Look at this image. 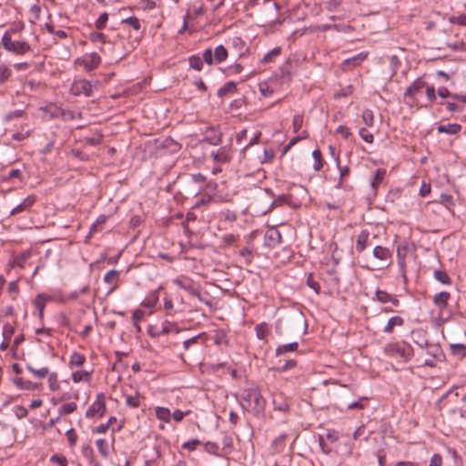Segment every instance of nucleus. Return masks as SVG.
Instances as JSON below:
<instances>
[{
  "instance_id": "nucleus-30",
  "label": "nucleus",
  "mask_w": 466,
  "mask_h": 466,
  "mask_svg": "<svg viewBox=\"0 0 466 466\" xmlns=\"http://www.w3.org/2000/svg\"><path fill=\"white\" fill-rule=\"evenodd\" d=\"M156 416L158 420H163L165 422H169L171 413L167 408L165 407H157L156 408Z\"/></svg>"
},
{
  "instance_id": "nucleus-25",
  "label": "nucleus",
  "mask_w": 466,
  "mask_h": 466,
  "mask_svg": "<svg viewBox=\"0 0 466 466\" xmlns=\"http://www.w3.org/2000/svg\"><path fill=\"white\" fill-rule=\"evenodd\" d=\"M86 361L84 355L78 352H73L70 356L69 366L70 367H82Z\"/></svg>"
},
{
  "instance_id": "nucleus-11",
  "label": "nucleus",
  "mask_w": 466,
  "mask_h": 466,
  "mask_svg": "<svg viewBox=\"0 0 466 466\" xmlns=\"http://www.w3.org/2000/svg\"><path fill=\"white\" fill-rule=\"evenodd\" d=\"M35 200L36 198L35 196H28L20 204H18L11 210L10 215L15 216L16 214L25 211L35 204Z\"/></svg>"
},
{
  "instance_id": "nucleus-27",
  "label": "nucleus",
  "mask_w": 466,
  "mask_h": 466,
  "mask_svg": "<svg viewBox=\"0 0 466 466\" xmlns=\"http://www.w3.org/2000/svg\"><path fill=\"white\" fill-rule=\"evenodd\" d=\"M91 379V373L86 370H77L72 374V380L74 382L78 383L80 381H89Z\"/></svg>"
},
{
  "instance_id": "nucleus-61",
  "label": "nucleus",
  "mask_w": 466,
  "mask_h": 466,
  "mask_svg": "<svg viewBox=\"0 0 466 466\" xmlns=\"http://www.w3.org/2000/svg\"><path fill=\"white\" fill-rule=\"evenodd\" d=\"M450 22L452 24H458L460 25H466V15H461L459 16L450 17Z\"/></svg>"
},
{
  "instance_id": "nucleus-12",
  "label": "nucleus",
  "mask_w": 466,
  "mask_h": 466,
  "mask_svg": "<svg viewBox=\"0 0 466 466\" xmlns=\"http://www.w3.org/2000/svg\"><path fill=\"white\" fill-rule=\"evenodd\" d=\"M31 50L30 45L25 41H14L7 51L16 55H24Z\"/></svg>"
},
{
  "instance_id": "nucleus-46",
  "label": "nucleus",
  "mask_w": 466,
  "mask_h": 466,
  "mask_svg": "<svg viewBox=\"0 0 466 466\" xmlns=\"http://www.w3.org/2000/svg\"><path fill=\"white\" fill-rule=\"evenodd\" d=\"M303 125V116L301 115H296L293 117L292 127L295 133H299Z\"/></svg>"
},
{
  "instance_id": "nucleus-49",
  "label": "nucleus",
  "mask_w": 466,
  "mask_h": 466,
  "mask_svg": "<svg viewBox=\"0 0 466 466\" xmlns=\"http://www.w3.org/2000/svg\"><path fill=\"white\" fill-rule=\"evenodd\" d=\"M11 76V70L5 66H0V84H3Z\"/></svg>"
},
{
  "instance_id": "nucleus-62",
  "label": "nucleus",
  "mask_w": 466,
  "mask_h": 466,
  "mask_svg": "<svg viewBox=\"0 0 466 466\" xmlns=\"http://www.w3.org/2000/svg\"><path fill=\"white\" fill-rule=\"evenodd\" d=\"M14 41L11 39V36L10 35L6 32L3 37H2V41L0 42V45H2L4 46V48L5 50L8 49V47L11 46V44L13 43Z\"/></svg>"
},
{
  "instance_id": "nucleus-39",
  "label": "nucleus",
  "mask_w": 466,
  "mask_h": 466,
  "mask_svg": "<svg viewBox=\"0 0 466 466\" xmlns=\"http://www.w3.org/2000/svg\"><path fill=\"white\" fill-rule=\"evenodd\" d=\"M281 52L280 47H275L271 51L268 52L261 59L262 63H269L271 62L275 57H277Z\"/></svg>"
},
{
  "instance_id": "nucleus-26",
  "label": "nucleus",
  "mask_w": 466,
  "mask_h": 466,
  "mask_svg": "<svg viewBox=\"0 0 466 466\" xmlns=\"http://www.w3.org/2000/svg\"><path fill=\"white\" fill-rule=\"evenodd\" d=\"M96 448L103 458L109 456V446L105 439H98L96 441Z\"/></svg>"
},
{
  "instance_id": "nucleus-35",
  "label": "nucleus",
  "mask_w": 466,
  "mask_h": 466,
  "mask_svg": "<svg viewBox=\"0 0 466 466\" xmlns=\"http://www.w3.org/2000/svg\"><path fill=\"white\" fill-rule=\"evenodd\" d=\"M26 369L34 374L35 377L42 379L48 375L49 370L46 367H42L40 369H35L31 365H27Z\"/></svg>"
},
{
  "instance_id": "nucleus-31",
  "label": "nucleus",
  "mask_w": 466,
  "mask_h": 466,
  "mask_svg": "<svg viewBox=\"0 0 466 466\" xmlns=\"http://www.w3.org/2000/svg\"><path fill=\"white\" fill-rule=\"evenodd\" d=\"M286 439L287 435L281 434L272 441L271 447L274 452H280L283 450Z\"/></svg>"
},
{
  "instance_id": "nucleus-59",
  "label": "nucleus",
  "mask_w": 466,
  "mask_h": 466,
  "mask_svg": "<svg viewBox=\"0 0 466 466\" xmlns=\"http://www.w3.org/2000/svg\"><path fill=\"white\" fill-rule=\"evenodd\" d=\"M214 341L217 345L227 344L226 334L223 331H218L215 335Z\"/></svg>"
},
{
  "instance_id": "nucleus-42",
  "label": "nucleus",
  "mask_w": 466,
  "mask_h": 466,
  "mask_svg": "<svg viewBox=\"0 0 466 466\" xmlns=\"http://www.w3.org/2000/svg\"><path fill=\"white\" fill-rule=\"evenodd\" d=\"M434 278L442 284H451V279L448 274L443 270H435Z\"/></svg>"
},
{
  "instance_id": "nucleus-10",
  "label": "nucleus",
  "mask_w": 466,
  "mask_h": 466,
  "mask_svg": "<svg viewBox=\"0 0 466 466\" xmlns=\"http://www.w3.org/2000/svg\"><path fill=\"white\" fill-rule=\"evenodd\" d=\"M282 240L281 233L276 228H270L265 234V241L268 246L275 247L279 245Z\"/></svg>"
},
{
  "instance_id": "nucleus-43",
  "label": "nucleus",
  "mask_w": 466,
  "mask_h": 466,
  "mask_svg": "<svg viewBox=\"0 0 466 466\" xmlns=\"http://www.w3.org/2000/svg\"><path fill=\"white\" fill-rule=\"evenodd\" d=\"M312 157L314 158V169L316 171H319L321 169V167H323V163H322V156H321V153L319 150H314L312 152Z\"/></svg>"
},
{
  "instance_id": "nucleus-58",
  "label": "nucleus",
  "mask_w": 466,
  "mask_h": 466,
  "mask_svg": "<svg viewBox=\"0 0 466 466\" xmlns=\"http://www.w3.org/2000/svg\"><path fill=\"white\" fill-rule=\"evenodd\" d=\"M368 400V399H367L366 397H362V398H360L359 400L354 401V402H352V403L349 404V406H348V410H353V409H360V410H362V409H364V407H365V406H364L363 401H364V400Z\"/></svg>"
},
{
  "instance_id": "nucleus-7",
  "label": "nucleus",
  "mask_w": 466,
  "mask_h": 466,
  "mask_svg": "<svg viewBox=\"0 0 466 466\" xmlns=\"http://www.w3.org/2000/svg\"><path fill=\"white\" fill-rule=\"evenodd\" d=\"M71 90L75 96L84 94L86 96H91L93 95V85L86 79H80L73 83Z\"/></svg>"
},
{
  "instance_id": "nucleus-18",
  "label": "nucleus",
  "mask_w": 466,
  "mask_h": 466,
  "mask_svg": "<svg viewBox=\"0 0 466 466\" xmlns=\"http://www.w3.org/2000/svg\"><path fill=\"white\" fill-rule=\"evenodd\" d=\"M369 241V233L366 230H362L356 241V250L358 252H362L368 246Z\"/></svg>"
},
{
  "instance_id": "nucleus-20",
  "label": "nucleus",
  "mask_w": 466,
  "mask_h": 466,
  "mask_svg": "<svg viewBox=\"0 0 466 466\" xmlns=\"http://www.w3.org/2000/svg\"><path fill=\"white\" fill-rule=\"evenodd\" d=\"M366 57H367V54L361 52V53L354 56L353 57L344 60L343 66H357L360 65L366 59Z\"/></svg>"
},
{
  "instance_id": "nucleus-6",
  "label": "nucleus",
  "mask_w": 466,
  "mask_h": 466,
  "mask_svg": "<svg viewBox=\"0 0 466 466\" xmlns=\"http://www.w3.org/2000/svg\"><path fill=\"white\" fill-rule=\"evenodd\" d=\"M171 332L176 334L180 332V329L175 322H164L161 329H158L156 326L153 325L148 326L147 329V333L152 338H157L160 335H167Z\"/></svg>"
},
{
  "instance_id": "nucleus-28",
  "label": "nucleus",
  "mask_w": 466,
  "mask_h": 466,
  "mask_svg": "<svg viewBox=\"0 0 466 466\" xmlns=\"http://www.w3.org/2000/svg\"><path fill=\"white\" fill-rule=\"evenodd\" d=\"M298 348H299L298 342H291L289 344L280 345L276 350V355L279 356V355H283L289 351H295L298 350Z\"/></svg>"
},
{
  "instance_id": "nucleus-14",
  "label": "nucleus",
  "mask_w": 466,
  "mask_h": 466,
  "mask_svg": "<svg viewBox=\"0 0 466 466\" xmlns=\"http://www.w3.org/2000/svg\"><path fill=\"white\" fill-rule=\"evenodd\" d=\"M424 86H426V83L418 78L406 89L405 96L414 97Z\"/></svg>"
},
{
  "instance_id": "nucleus-13",
  "label": "nucleus",
  "mask_w": 466,
  "mask_h": 466,
  "mask_svg": "<svg viewBox=\"0 0 466 466\" xmlns=\"http://www.w3.org/2000/svg\"><path fill=\"white\" fill-rule=\"evenodd\" d=\"M272 402L275 410H278L282 412H286L289 410V405L287 400L280 393H274L272 395Z\"/></svg>"
},
{
  "instance_id": "nucleus-2",
  "label": "nucleus",
  "mask_w": 466,
  "mask_h": 466,
  "mask_svg": "<svg viewBox=\"0 0 466 466\" xmlns=\"http://www.w3.org/2000/svg\"><path fill=\"white\" fill-rule=\"evenodd\" d=\"M286 324L290 332H298L306 334L308 329V324L305 315L299 310L290 313L286 319Z\"/></svg>"
},
{
  "instance_id": "nucleus-5",
  "label": "nucleus",
  "mask_w": 466,
  "mask_h": 466,
  "mask_svg": "<svg viewBox=\"0 0 466 466\" xmlns=\"http://www.w3.org/2000/svg\"><path fill=\"white\" fill-rule=\"evenodd\" d=\"M106 406L105 395L103 393H98L96 395V400L94 403L87 409L86 412V418H94L98 416L99 418L103 417L106 413Z\"/></svg>"
},
{
  "instance_id": "nucleus-29",
  "label": "nucleus",
  "mask_w": 466,
  "mask_h": 466,
  "mask_svg": "<svg viewBox=\"0 0 466 466\" xmlns=\"http://www.w3.org/2000/svg\"><path fill=\"white\" fill-rule=\"evenodd\" d=\"M284 204H288L289 206H294L291 200V195H279L277 198H275L271 204V207H279Z\"/></svg>"
},
{
  "instance_id": "nucleus-40",
  "label": "nucleus",
  "mask_w": 466,
  "mask_h": 466,
  "mask_svg": "<svg viewBox=\"0 0 466 466\" xmlns=\"http://www.w3.org/2000/svg\"><path fill=\"white\" fill-rule=\"evenodd\" d=\"M363 123L368 127H372L374 124V115L370 109H365L362 112Z\"/></svg>"
},
{
  "instance_id": "nucleus-24",
  "label": "nucleus",
  "mask_w": 466,
  "mask_h": 466,
  "mask_svg": "<svg viewBox=\"0 0 466 466\" xmlns=\"http://www.w3.org/2000/svg\"><path fill=\"white\" fill-rule=\"evenodd\" d=\"M211 157L218 163H228L230 160V157L224 148H221L217 152L212 151Z\"/></svg>"
},
{
  "instance_id": "nucleus-4",
  "label": "nucleus",
  "mask_w": 466,
  "mask_h": 466,
  "mask_svg": "<svg viewBox=\"0 0 466 466\" xmlns=\"http://www.w3.org/2000/svg\"><path fill=\"white\" fill-rule=\"evenodd\" d=\"M384 352L390 357H400L408 360L411 355V349L410 346H403L399 343H389L385 346Z\"/></svg>"
},
{
  "instance_id": "nucleus-1",
  "label": "nucleus",
  "mask_w": 466,
  "mask_h": 466,
  "mask_svg": "<svg viewBox=\"0 0 466 466\" xmlns=\"http://www.w3.org/2000/svg\"><path fill=\"white\" fill-rule=\"evenodd\" d=\"M241 400L243 406L252 408L256 412H259L265 408L266 400L258 387L244 390Z\"/></svg>"
},
{
  "instance_id": "nucleus-63",
  "label": "nucleus",
  "mask_w": 466,
  "mask_h": 466,
  "mask_svg": "<svg viewBox=\"0 0 466 466\" xmlns=\"http://www.w3.org/2000/svg\"><path fill=\"white\" fill-rule=\"evenodd\" d=\"M188 413H189V411H188V410L184 412V411H182V410H176L171 414V416H172V418H173L176 421H177V422H178V421H181V420H183V418H184L187 414H188Z\"/></svg>"
},
{
  "instance_id": "nucleus-47",
  "label": "nucleus",
  "mask_w": 466,
  "mask_h": 466,
  "mask_svg": "<svg viewBox=\"0 0 466 466\" xmlns=\"http://www.w3.org/2000/svg\"><path fill=\"white\" fill-rule=\"evenodd\" d=\"M85 140L87 144L91 146H97L99 145L103 140V136L101 134H96L92 137H85Z\"/></svg>"
},
{
  "instance_id": "nucleus-15",
  "label": "nucleus",
  "mask_w": 466,
  "mask_h": 466,
  "mask_svg": "<svg viewBox=\"0 0 466 466\" xmlns=\"http://www.w3.org/2000/svg\"><path fill=\"white\" fill-rule=\"evenodd\" d=\"M450 297H451V294L449 292H446V291L439 292L433 298L434 304L440 309H442L446 308Z\"/></svg>"
},
{
  "instance_id": "nucleus-44",
  "label": "nucleus",
  "mask_w": 466,
  "mask_h": 466,
  "mask_svg": "<svg viewBox=\"0 0 466 466\" xmlns=\"http://www.w3.org/2000/svg\"><path fill=\"white\" fill-rule=\"evenodd\" d=\"M14 333L15 328L13 325L5 323L3 326V338L5 339V340H10Z\"/></svg>"
},
{
  "instance_id": "nucleus-17",
  "label": "nucleus",
  "mask_w": 466,
  "mask_h": 466,
  "mask_svg": "<svg viewBox=\"0 0 466 466\" xmlns=\"http://www.w3.org/2000/svg\"><path fill=\"white\" fill-rule=\"evenodd\" d=\"M403 323L404 320L401 317L394 316L388 320L387 325L383 329V332L392 333L395 327H400Z\"/></svg>"
},
{
  "instance_id": "nucleus-38",
  "label": "nucleus",
  "mask_w": 466,
  "mask_h": 466,
  "mask_svg": "<svg viewBox=\"0 0 466 466\" xmlns=\"http://www.w3.org/2000/svg\"><path fill=\"white\" fill-rule=\"evenodd\" d=\"M203 58L198 56H192L189 57V66L197 71H201L203 66Z\"/></svg>"
},
{
  "instance_id": "nucleus-23",
  "label": "nucleus",
  "mask_w": 466,
  "mask_h": 466,
  "mask_svg": "<svg viewBox=\"0 0 466 466\" xmlns=\"http://www.w3.org/2000/svg\"><path fill=\"white\" fill-rule=\"evenodd\" d=\"M119 278V272L116 269L109 270L104 277V281L108 284H113V288L110 291H113L116 288V281Z\"/></svg>"
},
{
  "instance_id": "nucleus-8",
  "label": "nucleus",
  "mask_w": 466,
  "mask_h": 466,
  "mask_svg": "<svg viewBox=\"0 0 466 466\" xmlns=\"http://www.w3.org/2000/svg\"><path fill=\"white\" fill-rule=\"evenodd\" d=\"M77 63L82 66L85 70L92 71L96 69L101 63V58L98 54L92 53L82 59H78Z\"/></svg>"
},
{
  "instance_id": "nucleus-19",
  "label": "nucleus",
  "mask_w": 466,
  "mask_h": 466,
  "mask_svg": "<svg viewBox=\"0 0 466 466\" xmlns=\"http://www.w3.org/2000/svg\"><path fill=\"white\" fill-rule=\"evenodd\" d=\"M461 129V126L459 124H447V125H440L438 127V131L440 133H447L451 135H455L459 133Z\"/></svg>"
},
{
  "instance_id": "nucleus-57",
  "label": "nucleus",
  "mask_w": 466,
  "mask_h": 466,
  "mask_svg": "<svg viewBox=\"0 0 466 466\" xmlns=\"http://www.w3.org/2000/svg\"><path fill=\"white\" fill-rule=\"evenodd\" d=\"M66 437L70 446H75L77 441V434L74 429H70L66 431Z\"/></svg>"
},
{
  "instance_id": "nucleus-37",
  "label": "nucleus",
  "mask_w": 466,
  "mask_h": 466,
  "mask_svg": "<svg viewBox=\"0 0 466 466\" xmlns=\"http://www.w3.org/2000/svg\"><path fill=\"white\" fill-rule=\"evenodd\" d=\"M175 283L181 289L187 291L191 296L192 295H198L197 294V289H195L189 282H186L183 280L177 279L175 280Z\"/></svg>"
},
{
  "instance_id": "nucleus-64",
  "label": "nucleus",
  "mask_w": 466,
  "mask_h": 466,
  "mask_svg": "<svg viewBox=\"0 0 466 466\" xmlns=\"http://www.w3.org/2000/svg\"><path fill=\"white\" fill-rule=\"evenodd\" d=\"M429 466H442V458L440 454H434L430 461Z\"/></svg>"
},
{
  "instance_id": "nucleus-53",
  "label": "nucleus",
  "mask_w": 466,
  "mask_h": 466,
  "mask_svg": "<svg viewBox=\"0 0 466 466\" xmlns=\"http://www.w3.org/2000/svg\"><path fill=\"white\" fill-rule=\"evenodd\" d=\"M126 403L130 408H137L139 406L138 395H130L126 399Z\"/></svg>"
},
{
  "instance_id": "nucleus-32",
  "label": "nucleus",
  "mask_w": 466,
  "mask_h": 466,
  "mask_svg": "<svg viewBox=\"0 0 466 466\" xmlns=\"http://www.w3.org/2000/svg\"><path fill=\"white\" fill-rule=\"evenodd\" d=\"M235 91H236V83L230 81V82L226 83L222 87H220L218 90V96L219 97H223L226 95H228L229 93H233Z\"/></svg>"
},
{
  "instance_id": "nucleus-50",
  "label": "nucleus",
  "mask_w": 466,
  "mask_h": 466,
  "mask_svg": "<svg viewBox=\"0 0 466 466\" xmlns=\"http://www.w3.org/2000/svg\"><path fill=\"white\" fill-rule=\"evenodd\" d=\"M359 134L365 142L370 144L373 142V135L370 132H369L365 127L360 128Z\"/></svg>"
},
{
  "instance_id": "nucleus-3",
  "label": "nucleus",
  "mask_w": 466,
  "mask_h": 466,
  "mask_svg": "<svg viewBox=\"0 0 466 466\" xmlns=\"http://www.w3.org/2000/svg\"><path fill=\"white\" fill-rule=\"evenodd\" d=\"M228 56L227 49L222 45H219L214 51L210 48L206 49L203 53V60L208 65L219 64L225 61Z\"/></svg>"
},
{
  "instance_id": "nucleus-22",
  "label": "nucleus",
  "mask_w": 466,
  "mask_h": 466,
  "mask_svg": "<svg viewBox=\"0 0 466 466\" xmlns=\"http://www.w3.org/2000/svg\"><path fill=\"white\" fill-rule=\"evenodd\" d=\"M206 337V333H199L197 336H194L188 339H186L183 342V347L185 350H189L192 347L199 345V340Z\"/></svg>"
},
{
  "instance_id": "nucleus-45",
  "label": "nucleus",
  "mask_w": 466,
  "mask_h": 466,
  "mask_svg": "<svg viewBox=\"0 0 466 466\" xmlns=\"http://www.w3.org/2000/svg\"><path fill=\"white\" fill-rule=\"evenodd\" d=\"M123 24L130 25L133 29L138 31L140 29V21L136 16H130L122 21Z\"/></svg>"
},
{
  "instance_id": "nucleus-54",
  "label": "nucleus",
  "mask_w": 466,
  "mask_h": 466,
  "mask_svg": "<svg viewBox=\"0 0 466 466\" xmlns=\"http://www.w3.org/2000/svg\"><path fill=\"white\" fill-rule=\"evenodd\" d=\"M200 444V441L197 439L186 441L182 444V448L187 451H195L197 446Z\"/></svg>"
},
{
  "instance_id": "nucleus-9",
  "label": "nucleus",
  "mask_w": 466,
  "mask_h": 466,
  "mask_svg": "<svg viewBox=\"0 0 466 466\" xmlns=\"http://www.w3.org/2000/svg\"><path fill=\"white\" fill-rule=\"evenodd\" d=\"M373 256L381 261V267H387L390 263L391 253L382 246H376L373 248Z\"/></svg>"
},
{
  "instance_id": "nucleus-56",
  "label": "nucleus",
  "mask_w": 466,
  "mask_h": 466,
  "mask_svg": "<svg viewBox=\"0 0 466 466\" xmlns=\"http://www.w3.org/2000/svg\"><path fill=\"white\" fill-rule=\"evenodd\" d=\"M309 137V134L307 131H303L301 133V135L299 136H297L295 137H293L290 142L289 143V145L286 147L285 150H288L292 146H294L298 141H300L302 139H305Z\"/></svg>"
},
{
  "instance_id": "nucleus-55",
  "label": "nucleus",
  "mask_w": 466,
  "mask_h": 466,
  "mask_svg": "<svg viewBox=\"0 0 466 466\" xmlns=\"http://www.w3.org/2000/svg\"><path fill=\"white\" fill-rule=\"evenodd\" d=\"M259 92L263 96H269L273 94V89L270 88L266 82H264L259 84Z\"/></svg>"
},
{
  "instance_id": "nucleus-48",
  "label": "nucleus",
  "mask_w": 466,
  "mask_h": 466,
  "mask_svg": "<svg viewBox=\"0 0 466 466\" xmlns=\"http://www.w3.org/2000/svg\"><path fill=\"white\" fill-rule=\"evenodd\" d=\"M49 389L52 391H56L59 389V383L57 381V375L56 373H51L48 377Z\"/></svg>"
},
{
  "instance_id": "nucleus-34",
  "label": "nucleus",
  "mask_w": 466,
  "mask_h": 466,
  "mask_svg": "<svg viewBox=\"0 0 466 466\" xmlns=\"http://www.w3.org/2000/svg\"><path fill=\"white\" fill-rule=\"evenodd\" d=\"M77 405L76 402H69L62 405L59 410L58 413L60 416H64L66 414L73 413L75 410H76Z\"/></svg>"
},
{
  "instance_id": "nucleus-33",
  "label": "nucleus",
  "mask_w": 466,
  "mask_h": 466,
  "mask_svg": "<svg viewBox=\"0 0 466 466\" xmlns=\"http://www.w3.org/2000/svg\"><path fill=\"white\" fill-rule=\"evenodd\" d=\"M386 170L384 168H378L371 181V187L376 189L378 185L384 179Z\"/></svg>"
},
{
  "instance_id": "nucleus-41",
  "label": "nucleus",
  "mask_w": 466,
  "mask_h": 466,
  "mask_svg": "<svg viewBox=\"0 0 466 466\" xmlns=\"http://www.w3.org/2000/svg\"><path fill=\"white\" fill-rule=\"evenodd\" d=\"M255 329H256L257 337L259 339H264L268 334V328L266 323H260V324L257 325Z\"/></svg>"
},
{
  "instance_id": "nucleus-36",
  "label": "nucleus",
  "mask_w": 466,
  "mask_h": 466,
  "mask_svg": "<svg viewBox=\"0 0 466 466\" xmlns=\"http://www.w3.org/2000/svg\"><path fill=\"white\" fill-rule=\"evenodd\" d=\"M205 140L211 145L217 146L221 142V134L211 129L210 134L206 136Z\"/></svg>"
},
{
  "instance_id": "nucleus-16",
  "label": "nucleus",
  "mask_w": 466,
  "mask_h": 466,
  "mask_svg": "<svg viewBox=\"0 0 466 466\" xmlns=\"http://www.w3.org/2000/svg\"><path fill=\"white\" fill-rule=\"evenodd\" d=\"M375 296L376 299L381 303L391 302L394 306L399 305V300L386 291L378 289Z\"/></svg>"
},
{
  "instance_id": "nucleus-51",
  "label": "nucleus",
  "mask_w": 466,
  "mask_h": 466,
  "mask_svg": "<svg viewBox=\"0 0 466 466\" xmlns=\"http://www.w3.org/2000/svg\"><path fill=\"white\" fill-rule=\"evenodd\" d=\"M204 447H205V451L207 452H208L210 454H214V455H217L218 452V450H219L218 445L217 443L211 442V441L206 442Z\"/></svg>"
},
{
  "instance_id": "nucleus-60",
  "label": "nucleus",
  "mask_w": 466,
  "mask_h": 466,
  "mask_svg": "<svg viewBox=\"0 0 466 466\" xmlns=\"http://www.w3.org/2000/svg\"><path fill=\"white\" fill-rule=\"evenodd\" d=\"M144 311L140 309L134 310L132 314L134 325H137V323H139L144 319Z\"/></svg>"
},
{
  "instance_id": "nucleus-52",
  "label": "nucleus",
  "mask_w": 466,
  "mask_h": 466,
  "mask_svg": "<svg viewBox=\"0 0 466 466\" xmlns=\"http://www.w3.org/2000/svg\"><path fill=\"white\" fill-rule=\"evenodd\" d=\"M107 20H108L107 13L101 14L100 16L96 21V27L99 30L103 29L106 26Z\"/></svg>"
},
{
  "instance_id": "nucleus-21",
  "label": "nucleus",
  "mask_w": 466,
  "mask_h": 466,
  "mask_svg": "<svg viewBox=\"0 0 466 466\" xmlns=\"http://www.w3.org/2000/svg\"><path fill=\"white\" fill-rule=\"evenodd\" d=\"M450 350L451 353L455 357H458L460 359L466 357V346L464 344H451Z\"/></svg>"
}]
</instances>
